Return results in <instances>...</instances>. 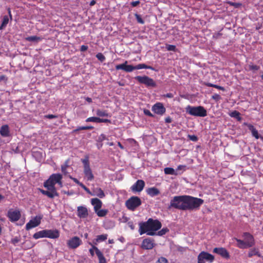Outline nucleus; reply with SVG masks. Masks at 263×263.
Masks as SVG:
<instances>
[{"instance_id": "obj_5", "label": "nucleus", "mask_w": 263, "mask_h": 263, "mask_svg": "<svg viewBox=\"0 0 263 263\" xmlns=\"http://www.w3.org/2000/svg\"><path fill=\"white\" fill-rule=\"evenodd\" d=\"M186 195L174 196L171 200L168 209L174 208L185 211Z\"/></svg>"}, {"instance_id": "obj_49", "label": "nucleus", "mask_w": 263, "mask_h": 263, "mask_svg": "<svg viewBox=\"0 0 263 263\" xmlns=\"http://www.w3.org/2000/svg\"><path fill=\"white\" fill-rule=\"evenodd\" d=\"M20 241V238L18 237H15L14 238L11 239V242L15 245L17 243L19 242Z\"/></svg>"}, {"instance_id": "obj_19", "label": "nucleus", "mask_w": 263, "mask_h": 263, "mask_svg": "<svg viewBox=\"0 0 263 263\" xmlns=\"http://www.w3.org/2000/svg\"><path fill=\"white\" fill-rule=\"evenodd\" d=\"M145 186V182L142 180H138L132 187L131 190L133 192H140L142 191Z\"/></svg>"}, {"instance_id": "obj_9", "label": "nucleus", "mask_w": 263, "mask_h": 263, "mask_svg": "<svg viewBox=\"0 0 263 263\" xmlns=\"http://www.w3.org/2000/svg\"><path fill=\"white\" fill-rule=\"evenodd\" d=\"M135 79L140 83L145 85L147 87H155L156 86V83L154 80L148 76H136Z\"/></svg>"}, {"instance_id": "obj_61", "label": "nucleus", "mask_w": 263, "mask_h": 263, "mask_svg": "<svg viewBox=\"0 0 263 263\" xmlns=\"http://www.w3.org/2000/svg\"><path fill=\"white\" fill-rule=\"evenodd\" d=\"M205 260L200 257L199 255L198 256V263H205Z\"/></svg>"}, {"instance_id": "obj_13", "label": "nucleus", "mask_w": 263, "mask_h": 263, "mask_svg": "<svg viewBox=\"0 0 263 263\" xmlns=\"http://www.w3.org/2000/svg\"><path fill=\"white\" fill-rule=\"evenodd\" d=\"M82 243V240L78 236H74L67 241V244L69 248L74 249Z\"/></svg>"}, {"instance_id": "obj_62", "label": "nucleus", "mask_w": 263, "mask_h": 263, "mask_svg": "<svg viewBox=\"0 0 263 263\" xmlns=\"http://www.w3.org/2000/svg\"><path fill=\"white\" fill-rule=\"evenodd\" d=\"M172 121V120L170 117H167L165 119V122L167 123H171Z\"/></svg>"}, {"instance_id": "obj_1", "label": "nucleus", "mask_w": 263, "mask_h": 263, "mask_svg": "<svg viewBox=\"0 0 263 263\" xmlns=\"http://www.w3.org/2000/svg\"><path fill=\"white\" fill-rule=\"evenodd\" d=\"M62 175L60 174H52L44 183V186L47 189V191L39 189L40 191L50 198L58 196L59 194L57 191L55 185L58 183L60 186H62Z\"/></svg>"}, {"instance_id": "obj_30", "label": "nucleus", "mask_w": 263, "mask_h": 263, "mask_svg": "<svg viewBox=\"0 0 263 263\" xmlns=\"http://www.w3.org/2000/svg\"><path fill=\"white\" fill-rule=\"evenodd\" d=\"M164 172L166 175H174L176 176L178 175V173L172 167H165L164 169Z\"/></svg>"}, {"instance_id": "obj_55", "label": "nucleus", "mask_w": 263, "mask_h": 263, "mask_svg": "<svg viewBox=\"0 0 263 263\" xmlns=\"http://www.w3.org/2000/svg\"><path fill=\"white\" fill-rule=\"evenodd\" d=\"M88 47L86 45H83L81 46L80 50L82 52L86 51L88 49Z\"/></svg>"}, {"instance_id": "obj_23", "label": "nucleus", "mask_w": 263, "mask_h": 263, "mask_svg": "<svg viewBox=\"0 0 263 263\" xmlns=\"http://www.w3.org/2000/svg\"><path fill=\"white\" fill-rule=\"evenodd\" d=\"M199 255L203 259L209 261L210 262H212L214 260L213 255L204 251L201 252Z\"/></svg>"}, {"instance_id": "obj_43", "label": "nucleus", "mask_w": 263, "mask_h": 263, "mask_svg": "<svg viewBox=\"0 0 263 263\" xmlns=\"http://www.w3.org/2000/svg\"><path fill=\"white\" fill-rule=\"evenodd\" d=\"M166 48L168 51H176V46L173 45H166Z\"/></svg>"}, {"instance_id": "obj_59", "label": "nucleus", "mask_w": 263, "mask_h": 263, "mask_svg": "<svg viewBox=\"0 0 263 263\" xmlns=\"http://www.w3.org/2000/svg\"><path fill=\"white\" fill-rule=\"evenodd\" d=\"M93 247H96L95 246H92V248H90L89 250V251L92 256H93L94 255V251H95Z\"/></svg>"}, {"instance_id": "obj_16", "label": "nucleus", "mask_w": 263, "mask_h": 263, "mask_svg": "<svg viewBox=\"0 0 263 263\" xmlns=\"http://www.w3.org/2000/svg\"><path fill=\"white\" fill-rule=\"evenodd\" d=\"M45 237L51 239L58 238L60 236V233L58 230H44Z\"/></svg>"}, {"instance_id": "obj_50", "label": "nucleus", "mask_w": 263, "mask_h": 263, "mask_svg": "<svg viewBox=\"0 0 263 263\" xmlns=\"http://www.w3.org/2000/svg\"><path fill=\"white\" fill-rule=\"evenodd\" d=\"M144 114L145 115H147L149 117H154V115L151 113V112L148 110V109H144Z\"/></svg>"}, {"instance_id": "obj_47", "label": "nucleus", "mask_w": 263, "mask_h": 263, "mask_svg": "<svg viewBox=\"0 0 263 263\" xmlns=\"http://www.w3.org/2000/svg\"><path fill=\"white\" fill-rule=\"evenodd\" d=\"M212 98L216 101H218L219 100H220L221 98L220 97V96L217 93H214L212 96Z\"/></svg>"}, {"instance_id": "obj_18", "label": "nucleus", "mask_w": 263, "mask_h": 263, "mask_svg": "<svg viewBox=\"0 0 263 263\" xmlns=\"http://www.w3.org/2000/svg\"><path fill=\"white\" fill-rule=\"evenodd\" d=\"M154 245V240L152 238H147L143 239L141 244V248L145 250H150L153 248Z\"/></svg>"}, {"instance_id": "obj_34", "label": "nucleus", "mask_w": 263, "mask_h": 263, "mask_svg": "<svg viewBox=\"0 0 263 263\" xmlns=\"http://www.w3.org/2000/svg\"><path fill=\"white\" fill-rule=\"evenodd\" d=\"M44 233L45 232H44V230L37 232L33 234V237L35 239H37L41 238H44L45 237Z\"/></svg>"}, {"instance_id": "obj_8", "label": "nucleus", "mask_w": 263, "mask_h": 263, "mask_svg": "<svg viewBox=\"0 0 263 263\" xmlns=\"http://www.w3.org/2000/svg\"><path fill=\"white\" fill-rule=\"evenodd\" d=\"M141 204L140 198L137 196H132L129 198L125 202L126 208L132 211Z\"/></svg>"}, {"instance_id": "obj_21", "label": "nucleus", "mask_w": 263, "mask_h": 263, "mask_svg": "<svg viewBox=\"0 0 263 263\" xmlns=\"http://www.w3.org/2000/svg\"><path fill=\"white\" fill-rule=\"evenodd\" d=\"M91 203L93 206L94 211H97L100 209L102 205V201L98 198H92L91 199Z\"/></svg>"}, {"instance_id": "obj_52", "label": "nucleus", "mask_w": 263, "mask_h": 263, "mask_svg": "<svg viewBox=\"0 0 263 263\" xmlns=\"http://www.w3.org/2000/svg\"><path fill=\"white\" fill-rule=\"evenodd\" d=\"M99 123H111V121L107 119H101L99 118Z\"/></svg>"}, {"instance_id": "obj_17", "label": "nucleus", "mask_w": 263, "mask_h": 263, "mask_svg": "<svg viewBox=\"0 0 263 263\" xmlns=\"http://www.w3.org/2000/svg\"><path fill=\"white\" fill-rule=\"evenodd\" d=\"M213 252L226 259H229L230 257L229 252L224 248H215Z\"/></svg>"}, {"instance_id": "obj_3", "label": "nucleus", "mask_w": 263, "mask_h": 263, "mask_svg": "<svg viewBox=\"0 0 263 263\" xmlns=\"http://www.w3.org/2000/svg\"><path fill=\"white\" fill-rule=\"evenodd\" d=\"M128 61H125L123 64L117 65L115 68L117 70H122L126 72H130L135 70L141 69H149L154 70L151 66H147L145 64H139L136 65H128Z\"/></svg>"}, {"instance_id": "obj_37", "label": "nucleus", "mask_w": 263, "mask_h": 263, "mask_svg": "<svg viewBox=\"0 0 263 263\" xmlns=\"http://www.w3.org/2000/svg\"><path fill=\"white\" fill-rule=\"evenodd\" d=\"M230 116L231 117L236 118L239 121L241 120V118L240 117V113L236 110H234L231 112V114H230Z\"/></svg>"}, {"instance_id": "obj_26", "label": "nucleus", "mask_w": 263, "mask_h": 263, "mask_svg": "<svg viewBox=\"0 0 263 263\" xmlns=\"http://www.w3.org/2000/svg\"><path fill=\"white\" fill-rule=\"evenodd\" d=\"M9 128L8 125H4L0 128V134L2 136L6 137L9 135Z\"/></svg>"}, {"instance_id": "obj_38", "label": "nucleus", "mask_w": 263, "mask_h": 263, "mask_svg": "<svg viewBox=\"0 0 263 263\" xmlns=\"http://www.w3.org/2000/svg\"><path fill=\"white\" fill-rule=\"evenodd\" d=\"M99 118L96 117H89L86 119V122H93L99 123Z\"/></svg>"}, {"instance_id": "obj_51", "label": "nucleus", "mask_w": 263, "mask_h": 263, "mask_svg": "<svg viewBox=\"0 0 263 263\" xmlns=\"http://www.w3.org/2000/svg\"><path fill=\"white\" fill-rule=\"evenodd\" d=\"M188 137L190 139V140L193 141H196L198 140V138L195 135H188Z\"/></svg>"}, {"instance_id": "obj_40", "label": "nucleus", "mask_w": 263, "mask_h": 263, "mask_svg": "<svg viewBox=\"0 0 263 263\" xmlns=\"http://www.w3.org/2000/svg\"><path fill=\"white\" fill-rule=\"evenodd\" d=\"M227 3L229 5H230L231 6H233L235 8H239V7H240L241 6V4L239 3H234V2L229 1V2H227Z\"/></svg>"}, {"instance_id": "obj_4", "label": "nucleus", "mask_w": 263, "mask_h": 263, "mask_svg": "<svg viewBox=\"0 0 263 263\" xmlns=\"http://www.w3.org/2000/svg\"><path fill=\"white\" fill-rule=\"evenodd\" d=\"M203 202L204 200L201 198L186 195L185 211L199 209Z\"/></svg>"}, {"instance_id": "obj_24", "label": "nucleus", "mask_w": 263, "mask_h": 263, "mask_svg": "<svg viewBox=\"0 0 263 263\" xmlns=\"http://www.w3.org/2000/svg\"><path fill=\"white\" fill-rule=\"evenodd\" d=\"M244 125L247 126L251 132L252 135L253 137H254L256 139H259V136L258 131L256 129L253 125L250 124H248L247 123H244Z\"/></svg>"}, {"instance_id": "obj_28", "label": "nucleus", "mask_w": 263, "mask_h": 263, "mask_svg": "<svg viewBox=\"0 0 263 263\" xmlns=\"http://www.w3.org/2000/svg\"><path fill=\"white\" fill-rule=\"evenodd\" d=\"M93 194L92 195L97 196L100 198H103L105 195L103 191L100 187H97L93 190Z\"/></svg>"}, {"instance_id": "obj_58", "label": "nucleus", "mask_w": 263, "mask_h": 263, "mask_svg": "<svg viewBox=\"0 0 263 263\" xmlns=\"http://www.w3.org/2000/svg\"><path fill=\"white\" fill-rule=\"evenodd\" d=\"M69 178L72 180L76 183L79 185L81 182H80L77 178H73L72 176H70Z\"/></svg>"}, {"instance_id": "obj_64", "label": "nucleus", "mask_w": 263, "mask_h": 263, "mask_svg": "<svg viewBox=\"0 0 263 263\" xmlns=\"http://www.w3.org/2000/svg\"><path fill=\"white\" fill-rule=\"evenodd\" d=\"M96 4V1L95 0H92L90 3V4L89 5L90 6H93V5H95V4Z\"/></svg>"}, {"instance_id": "obj_25", "label": "nucleus", "mask_w": 263, "mask_h": 263, "mask_svg": "<svg viewBox=\"0 0 263 263\" xmlns=\"http://www.w3.org/2000/svg\"><path fill=\"white\" fill-rule=\"evenodd\" d=\"M146 192L148 195L151 197H154L160 194V191L156 187H152L148 188L146 190Z\"/></svg>"}, {"instance_id": "obj_54", "label": "nucleus", "mask_w": 263, "mask_h": 263, "mask_svg": "<svg viewBox=\"0 0 263 263\" xmlns=\"http://www.w3.org/2000/svg\"><path fill=\"white\" fill-rule=\"evenodd\" d=\"M45 117L46 118L51 119L57 118H58V116L54 115H46L45 116Z\"/></svg>"}, {"instance_id": "obj_60", "label": "nucleus", "mask_w": 263, "mask_h": 263, "mask_svg": "<svg viewBox=\"0 0 263 263\" xmlns=\"http://www.w3.org/2000/svg\"><path fill=\"white\" fill-rule=\"evenodd\" d=\"M164 97L168 98H172L174 97V95L172 93H167L165 95H164L163 96Z\"/></svg>"}, {"instance_id": "obj_12", "label": "nucleus", "mask_w": 263, "mask_h": 263, "mask_svg": "<svg viewBox=\"0 0 263 263\" xmlns=\"http://www.w3.org/2000/svg\"><path fill=\"white\" fill-rule=\"evenodd\" d=\"M152 110L155 114L160 116L163 115L166 111V108L163 104L160 102L155 103L152 106Z\"/></svg>"}, {"instance_id": "obj_53", "label": "nucleus", "mask_w": 263, "mask_h": 263, "mask_svg": "<svg viewBox=\"0 0 263 263\" xmlns=\"http://www.w3.org/2000/svg\"><path fill=\"white\" fill-rule=\"evenodd\" d=\"M185 167H186L185 165H179L178 166V167L176 169V171H177L182 170L183 171H184L185 170Z\"/></svg>"}, {"instance_id": "obj_35", "label": "nucleus", "mask_w": 263, "mask_h": 263, "mask_svg": "<svg viewBox=\"0 0 263 263\" xmlns=\"http://www.w3.org/2000/svg\"><path fill=\"white\" fill-rule=\"evenodd\" d=\"M107 237L108 235L106 234L98 235L96 239V241L97 242H100L101 241H105V240L107 239Z\"/></svg>"}, {"instance_id": "obj_15", "label": "nucleus", "mask_w": 263, "mask_h": 263, "mask_svg": "<svg viewBox=\"0 0 263 263\" xmlns=\"http://www.w3.org/2000/svg\"><path fill=\"white\" fill-rule=\"evenodd\" d=\"M148 221L149 222L151 231H152V232H155L161 228V223L158 220L149 218Z\"/></svg>"}, {"instance_id": "obj_36", "label": "nucleus", "mask_w": 263, "mask_h": 263, "mask_svg": "<svg viewBox=\"0 0 263 263\" xmlns=\"http://www.w3.org/2000/svg\"><path fill=\"white\" fill-rule=\"evenodd\" d=\"M96 114L99 117H108V114L107 113V111L106 110H103L101 109H98L96 111Z\"/></svg>"}, {"instance_id": "obj_14", "label": "nucleus", "mask_w": 263, "mask_h": 263, "mask_svg": "<svg viewBox=\"0 0 263 263\" xmlns=\"http://www.w3.org/2000/svg\"><path fill=\"white\" fill-rule=\"evenodd\" d=\"M21 213L19 210H9L7 213V217L11 222L18 221L21 217Z\"/></svg>"}, {"instance_id": "obj_56", "label": "nucleus", "mask_w": 263, "mask_h": 263, "mask_svg": "<svg viewBox=\"0 0 263 263\" xmlns=\"http://www.w3.org/2000/svg\"><path fill=\"white\" fill-rule=\"evenodd\" d=\"M139 4H140V1H137L132 2L130 3V5L132 7H135L137 6Z\"/></svg>"}, {"instance_id": "obj_44", "label": "nucleus", "mask_w": 263, "mask_h": 263, "mask_svg": "<svg viewBox=\"0 0 263 263\" xmlns=\"http://www.w3.org/2000/svg\"><path fill=\"white\" fill-rule=\"evenodd\" d=\"M106 139H107V138H106V135L103 134H102L98 137L97 141L99 143H101V142H102V141H103L104 140H106Z\"/></svg>"}, {"instance_id": "obj_33", "label": "nucleus", "mask_w": 263, "mask_h": 263, "mask_svg": "<svg viewBox=\"0 0 263 263\" xmlns=\"http://www.w3.org/2000/svg\"><path fill=\"white\" fill-rule=\"evenodd\" d=\"M95 212L99 217H104L106 215L108 211L107 209H99Z\"/></svg>"}, {"instance_id": "obj_27", "label": "nucleus", "mask_w": 263, "mask_h": 263, "mask_svg": "<svg viewBox=\"0 0 263 263\" xmlns=\"http://www.w3.org/2000/svg\"><path fill=\"white\" fill-rule=\"evenodd\" d=\"M248 255L249 257H252L254 255H257L263 259V256L259 253L258 249L256 248L250 249L248 252Z\"/></svg>"}, {"instance_id": "obj_42", "label": "nucleus", "mask_w": 263, "mask_h": 263, "mask_svg": "<svg viewBox=\"0 0 263 263\" xmlns=\"http://www.w3.org/2000/svg\"><path fill=\"white\" fill-rule=\"evenodd\" d=\"M93 127L92 126H79L78 127V130H90L92 129Z\"/></svg>"}, {"instance_id": "obj_10", "label": "nucleus", "mask_w": 263, "mask_h": 263, "mask_svg": "<svg viewBox=\"0 0 263 263\" xmlns=\"http://www.w3.org/2000/svg\"><path fill=\"white\" fill-rule=\"evenodd\" d=\"M139 232L140 235H142L145 233H147V235L149 236H154L156 234V232L151 231L148 220L146 222H142L139 224Z\"/></svg>"}, {"instance_id": "obj_31", "label": "nucleus", "mask_w": 263, "mask_h": 263, "mask_svg": "<svg viewBox=\"0 0 263 263\" xmlns=\"http://www.w3.org/2000/svg\"><path fill=\"white\" fill-rule=\"evenodd\" d=\"M69 160H67L65 161L64 163L61 165V171L65 175H66L68 174L67 169L69 166Z\"/></svg>"}, {"instance_id": "obj_41", "label": "nucleus", "mask_w": 263, "mask_h": 263, "mask_svg": "<svg viewBox=\"0 0 263 263\" xmlns=\"http://www.w3.org/2000/svg\"><path fill=\"white\" fill-rule=\"evenodd\" d=\"M96 58L101 62H103L105 60V57L102 53H97Z\"/></svg>"}, {"instance_id": "obj_22", "label": "nucleus", "mask_w": 263, "mask_h": 263, "mask_svg": "<svg viewBox=\"0 0 263 263\" xmlns=\"http://www.w3.org/2000/svg\"><path fill=\"white\" fill-rule=\"evenodd\" d=\"M95 253L99 259V263H106V260L102 252L97 248L93 247Z\"/></svg>"}, {"instance_id": "obj_48", "label": "nucleus", "mask_w": 263, "mask_h": 263, "mask_svg": "<svg viewBox=\"0 0 263 263\" xmlns=\"http://www.w3.org/2000/svg\"><path fill=\"white\" fill-rule=\"evenodd\" d=\"M156 263H168L167 259L164 257H161L157 261Z\"/></svg>"}, {"instance_id": "obj_2", "label": "nucleus", "mask_w": 263, "mask_h": 263, "mask_svg": "<svg viewBox=\"0 0 263 263\" xmlns=\"http://www.w3.org/2000/svg\"><path fill=\"white\" fill-rule=\"evenodd\" d=\"M243 239L234 238L237 241L236 246L239 249H244L251 248L255 245L254 236L249 232H243L242 234Z\"/></svg>"}, {"instance_id": "obj_39", "label": "nucleus", "mask_w": 263, "mask_h": 263, "mask_svg": "<svg viewBox=\"0 0 263 263\" xmlns=\"http://www.w3.org/2000/svg\"><path fill=\"white\" fill-rule=\"evenodd\" d=\"M169 231V229L167 228H163L160 231H158V235L159 236H162L165 234L167 232Z\"/></svg>"}, {"instance_id": "obj_57", "label": "nucleus", "mask_w": 263, "mask_h": 263, "mask_svg": "<svg viewBox=\"0 0 263 263\" xmlns=\"http://www.w3.org/2000/svg\"><path fill=\"white\" fill-rule=\"evenodd\" d=\"M214 87L215 88H217L218 89L222 90V91H224L225 90V89H224V88L223 87H222V86H219V85H216V84L214 85Z\"/></svg>"}, {"instance_id": "obj_7", "label": "nucleus", "mask_w": 263, "mask_h": 263, "mask_svg": "<svg viewBox=\"0 0 263 263\" xmlns=\"http://www.w3.org/2000/svg\"><path fill=\"white\" fill-rule=\"evenodd\" d=\"M81 162L83 164L85 176L87 180L92 181L94 179V176L90 166L88 157H86L85 158L81 159Z\"/></svg>"}, {"instance_id": "obj_6", "label": "nucleus", "mask_w": 263, "mask_h": 263, "mask_svg": "<svg viewBox=\"0 0 263 263\" xmlns=\"http://www.w3.org/2000/svg\"><path fill=\"white\" fill-rule=\"evenodd\" d=\"M185 109L186 112L193 116L204 117L207 116L206 110L202 106H192L188 105Z\"/></svg>"}, {"instance_id": "obj_63", "label": "nucleus", "mask_w": 263, "mask_h": 263, "mask_svg": "<svg viewBox=\"0 0 263 263\" xmlns=\"http://www.w3.org/2000/svg\"><path fill=\"white\" fill-rule=\"evenodd\" d=\"M85 99L86 101H87L89 103L92 102V99H91V98H90L89 97H86V98H85Z\"/></svg>"}, {"instance_id": "obj_45", "label": "nucleus", "mask_w": 263, "mask_h": 263, "mask_svg": "<svg viewBox=\"0 0 263 263\" xmlns=\"http://www.w3.org/2000/svg\"><path fill=\"white\" fill-rule=\"evenodd\" d=\"M135 16H136L137 22L139 23H140L141 24H143L144 23V21H143V20L142 19V18L141 17V16L140 15H139L138 14H136Z\"/></svg>"}, {"instance_id": "obj_29", "label": "nucleus", "mask_w": 263, "mask_h": 263, "mask_svg": "<svg viewBox=\"0 0 263 263\" xmlns=\"http://www.w3.org/2000/svg\"><path fill=\"white\" fill-rule=\"evenodd\" d=\"M43 40V37L37 36H30L25 38V40L28 42H36L41 41Z\"/></svg>"}, {"instance_id": "obj_20", "label": "nucleus", "mask_w": 263, "mask_h": 263, "mask_svg": "<svg viewBox=\"0 0 263 263\" xmlns=\"http://www.w3.org/2000/svg\"><path fill=\"white\" fill-rule=\"evenodd\" d=\"M88 215L87 209L83 206H79L77 208V216L80 218H85Z\"/></svg>"}, {"instance_id": "obj_32", "label": "nucleus", "mask_w": 263, "mask_h": 263, "mask_svg": "<svg viewBox=\"0 0 263 263\" xmlns=\"http://www.w3.org/2000/svg\"><path fill=\"white\" fill-rule=\"evenodd\" d=\"M9 20V17L7 15L4 16L2 24L0 26V30H2L6 27L7 25L8 24Z\"/></svg>"}, {"instance_id": "obj_46", "label": "nucleus", "mask_w": 263, "mask_h": 263, "mask_svg": "<svg viewBox=\"0 0 263 263\" xmlns=\"http://www.w3.org/2000/svg\"><path fill=\"white\" fill-rule=\"evenodd\" d=\"M249 68L250 70H258L259 69V67L256 65H249Z\"/></svg>"}, {"instance_id": "obj_11", "label": "nucleus", "mask_w": 263, "mask_h": 263, "mask_svg": "<svg viewBox=\"0 0 263 263\" xmlns=\"http://www.w3.org/2000/svg\"><path fill=\"white\" fill-rule=\"evenodd\" d=\"M43 215H37L32 219L30 220L26 225V229L29 230L32 228L38 226L41 223V220Z\"/></svg>"}]
</instances>
